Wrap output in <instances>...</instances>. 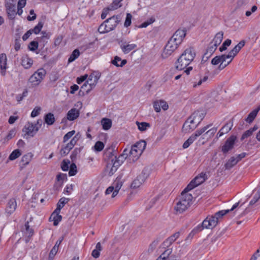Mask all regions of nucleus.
<instances>
[{"label":"nucleus","mask_w":260,"mask_h":260,"mask_svg":"<svg viewBox=\"0 0 260 260\" xmlns=\"http://www.w3.org/2000/svg\"><path fill=\"white\" fill-rule=\"evenodd\" d=\"M239 204V202L235 204L231 209L223 210L216 212L214 215L207 217L202 222V225H199L193 229L189 235L193 236L195 234L201 231L203 229L214 228L218 223L219 219L222 217L224 215L230 211L234 210L237 208Z\"/></svg>","instance_id":"obj_1"},{"label":"nucleus","mask_w":260,"mask_h":260,"mask_svg":"<svg viewBox=\"0 0 260 260\" xmlns=\"http://www.w3.org/2000/svg\"><path fill=\"white\" fill-rule=\"evenodd\" d=\"M195 56L193 48L190 47L186 49L175 62L176 69L180 71L184 70L193 60Z\"/></svg>","instance_id":"obj_2"},{"label":"nucleus","mask_w":260,"mask_h":260,"mask_svg":"<svg viewBox=\"0 0 260 260\" xmlns=\"http://www.w3.org/2000/svg\"><path fill=\"white\" fill-rule=\"evenodd\" d=\"M192 196L190 193L184 192V190L181 192L180 200L177 203L174 209L177 214H180L186 211L190 206L192 200Z\"/></svg>","instance_id":"obj_3"},{"label":"nucleus","mask_w":260,"mask_h":260,"mask_svg":"<svg viewBox=\"0 0 260 260\" xmlns=\"http://www.w3.org/2000/svg\"><path fill=\"white\" fill-rule=\"evenodd\" d=\"M120 21V16L114 15L106 20L102 23L98 28L101 34H105L114 30Z\"/></svg>","instance_id":"obj_4"},{"label":"nucleus","mask_w":260,"mask_h":260,"mask_svg":"<svg viewBox=\"0 0 260 260\" xmlns=\"http://www.w3.org/2000/svg\"><path fill=\"white\" fill-rule=\"evenodd\" d=\"M146 146V143L143 140L139 141L132 146L129 152V159H132L133 161L137 160L145 150Z\"/></svg>","instance_id":"obj_5"},{"label":"nucleus","mask_w":260,"mask_h":260,"mask_svg":"<svg viewBox=\"0 0 260 260\" xmlns=\"http://www.w3.org/2000/svg\"><path fill=\"white\" fill-rule=\"evenodd\" d=\"M197 113H193L184 122L182 126V131L185 133H189L194 130L202 120V118L198 121V123L196 121Z\"/></svg>","instance_id":"obj_6"},{"label":"nucleus","mask_w":260,"mask_h":260,"mask_svg":"<svg viewBox=\"0 0 260 260\" xmlns=\"http://www.w3.org/2000/svg\"><path fill=\"white\" fill-rule=\"evenodd\" d=\"M46 74V71L43 68L37 70L29 78V82L32 86H37L43 80Z\"/></svg>","instance_id":"obj_7"},{"label":"nucleus","mask_w":260,"mask_h":260,"mask_svg":"<svg viewBox=\"0 0 260 260\" xmlns=\"http://www.w3.org/2000/svg\"><path fill=\"white\" fill-rule=\"evenodd\" d=\"M207 179L206 173L202 172L196 176L184 189V192H188L194 187L204 182Z\"/></svg>","instance_id":"obj_8"},{"label":"nucleus","mask_w":260,"mask_h":260,"mask_svg":"<svg viewBox=\"0 0 260 260\" xmlns=\"http://www.w3.org/2000/svg\"><path fill=\"white\" fill-rule=\"evenodd\" d=\"M236 140L237 137L234 135L231 136L226 140L224 144L221 147V152L224 155H226L234 148Z\"/></svg>","instance_id":"obj_9"},{"label":"nucleus","mask_w":260,"mask_h":260,"mask_svg":"<svg viewBox=\"0 0 260 260\" xmlns=\"http://www.w3.org/2000/svg\"><path fill=\"white\" fill-rule=\"evenodd\" d=\"M122 182L120 179L117 178L112 183V185L106 190V194H109L112 192V198H114L119 192L122 186Z\"/></svg>","instance_id":"obj_10"},{"label":"nucleus","mask_w":260,"mask_h":260,"mask_svg":"<svg viewBox=\"0 0 260 260\" xmlns=\"http://www.w3.org/2000/svg\"><path fill=\"white\" fill-rule=\"evenodd\" d=\"M177 44H175L170 39L169 40L166 45L164 51L161 54L163 58H167L171 55L178 47Z\"/></svg>","instance_id":"obj_11"},{"label":"nucleus","mask_w":260,"mask_h":260,"mask_svg":"<svg viewBox=\"0 0 260 260\" xmlns=\"http://www.w3.org/2000/svg\"><path fill=\"white\" fill-rule=\"evenodd\" d=\"M78 139L79 137H78V135H76L71 139L69 143L61 148L60 151V154L63 156L67 155L76 145Z\"/></svg>","instance_id":"obj_12"},{"label":"nucleus","mask_w":260,"mask_h":260,"mask_svg":"<svg viewBox=\"0 0 260 260\" xmlns=\"http://www.w3.org/2000/svg\"><path fill=\"white\" fill-rule=\"evenodd\" d=\"M186 36V31L183 29H178L170 39L175 44L179 46L182 42L183 39Z\"/></svg>","instance_id":"obj_13"},{"label":"nucleus","mask_w":260,"mask_h":260,"mask_svg":"<svg viewBox=\"0 0 260 260\" xmlns=\"http://www.w3.org/2000/svg\"><path fill=\"white\" fill-rule=\"evenodd\" d=\"M22 131L25 133V135L34 137L39 131V127L34 125L32 122H28L25 124Z\"/></svg>","instance_id":"obj_14"},{"label":"nucleus","mask_w":260,"mask_h":260,"mask_svg":"<svg viewBox=\"0 0 260 260\" xmlns=\"http://www.w3.org/2000/svg\"><path fill=\"white\" fill-rule=\"evenodd\" d=\"M17 208V202L15 199L12 198L10 199L7 204L5 209V212L8 216L11 215L14 212Z\"/></svg>","instance_id":"obj_15"},{"label":"nucleus","mask_w":260,"mask_h":260,"mask_svg":"<svg viewBox=\"0 0 260 260\" xmlns=\"http://www.w3.org/2000/svg\"><path fill=\"white\" fill-rule=\"evenodd\" d=\"M224 57L228 58L226 54H222L221 55L216 56L211 60V63L213 65H217L220 63L218 67V69L221 71L226 67L225 64H223V60Z\"/></svg>","instance_id":"obj_16"},{"label":"nucleus","mask_w":260,"mask_h":260,"mask_svg":"<svg viewBox=\"0 0 260 260\" xmlns=\"http://www.w3.org/2000/svg\"><path fill=\"white\" fill-rule=\"evenodd\" d=\"M245 44V41L244 40L241 41L228 54H226L228 57L234 58L240 50L244 46Z\"/></svg>","instance_id":"obj_17"},{"label":"nucleus","mask_w":260,"mask_h":260,"mask_svg":"<svg viewBox=\"0 0 260 260\" xmlns=\"http://www.w3.org/2000/svg\"><path fill=\"white\" fill-rule=\"evenodd\" d=\"M33 156L31 153H27L24 155L19 162L20 169L21 170L23 169L27 165L29 164Z\"/></svg>","instance_id":"obj_18"},{"label":"nucleus","mask_w":260,"mask_h":260,"mask_svg":"<svg viewBox=\"0 0 260 260\" xmlns=\"http://www.w3.org/2000/svg\"><path fill=\"white\" fill-rule=\"evenodd\" d=\"M7 68V56L6 54L2 53L0 54V68L1 74L3 76L6 75V70Z\"/></svg>","instance_id":"obj_19"},{"label":"nucleus","mask_w":260,"mask_h":260,"mask_svg":"<svg viewBox=\"0 0 260 260\" xmlns=\"http://www.w3.org/2000/svg\"><path fill=\"white\" fill-rule=\"evenodd\" d=\"M180 235L179 232H176L168 238L162 243L164 247H169L176 240Z\"/></svg>","instance_id":"obj_20"},{"label":"nucleus","mask_w":260,"mask_h":260,"mask_svg":"<svg viewBox=\"0 0 260 260\" xmlns=\"http://www.w3.org/2000/svg\"><path fill=\"white\" fill-rule=\"evenodd\" d=\"M153 107L156 112H159L161 108L164 110H166L168 109L169 106L166 102L160 100L158 102H155L153 104Z\"/></svg>","instance_id":"obj_21"},{"label":"nucleus","mask_w":260,"mask_h":260,"mask_svg":"<svg viewBox=\"0 0 260 260\" xmlns=\"http://www.w3.org/2000/svg\"><path fill=\"white\" fill-rule=\"evenodd\" d=\"M32 219V217H30L29 218V220L27 221L25 223L24 228L22 229V232H24L28 237H32L34 234V229L32 228H30V226L29 224V222L31 221Z\"/></svg>","instance_id":"obj_22"},{"label":"nucleus","mask_w":260,"mask_h":260,"mask_svg":"<svg viewBox=\"0 0 260 260\" xmlns=\"http://www.w3.org/2000/svg\"><path fill=\"white\" fill-rule=\"evenodd\" d=\"M145 180L144 174L139 175L136 179H135L131 184V187L133 188H137L140 187Z\"/></svg>","instance_id":"obj_23"},{"label":"nucleus","mask_w":260,"mask_h":260,"mask_svg":"<svg viewBox=\"0 0 260 260\" xmlns=\"http://www.w3.org/2000/svg\"><path fill=\"white\" fill-rule=\"evenodd\" d=\"M137 48L135 44H126L125 42L120 45V48L124 54H127L133 50Z\"/></svg>","instance_id":"obj_24"},{"label":"nucleus","mask_w":260,"mask_h":260,"mask_svg":"<svg viewBox=\"0 0 260 260\" xmlns=\"http://www.w3.org/2000/svg\"><path fill=\"white\" fill-rule=\"evenodd\" d=\"M79 115L78 110L76 108H72L69 110L67 113V118L70 121L74 120Z\"/></svg>","instance_id":"obj_25"},{"label":"nucleus","mask_w":260,"mask_h":260,"mask_svg":"<svg viewBox=\"0 0 260 260\" xmlns=\"http://www.w3.org/2000/svg\"><path fill=\"white\" fill-rule=\"evenodd\" d=\"M217 48V46L211 42L209 46L207 48L206 52L204 53L203 58H206L208 59L209 57H210L216 50Z\"/></svg>","instance_id":"obj_26"},{"label":"nucleus","mask_w":260,"mask_h":260,"mask_svg":"<svg viewBox=\"0 0 260 260\" xmlns=\"http://www.w3.org/2000/svg\"><path fill=\"white\" fill-rule=\"evenodd\" d=\"M111 63L117 67H122L127 63V60L126 59L122 60L120 57L116 56L111 61Z\"/></svg>","instance_id":"obj_27"},{"label":"nucleus","mask_w":260,"mask_h":260,"mask_svg":"<svg viewBox=\"0 0 260 260\" xmlns=\"http://www.w3.org/2000/svg\"><path fill=\"white\" fill-rule=\"evenodd\" d=\"M237 163V161L235 158V156H232L226 161L224 165V168L225 170H230L236 165Z\"/></svg>","instance_id":"obj_28"},{"label":"nucleus","mask_w":260,"mask_h":260,"mask_svg":"<svg viewBox=\"0 0 260 260\" xmlns=\"http://www.w3.org/2000/svg\"><path fill=\"white\" fill-rule=\"evenodd\" d=\"M259 110H260V106H258L256 109H255L254 110L252 111L248 114L247 117L245 119V121L249 123H251L253 121V120L254 119L255 117L256 116Z\"/></svg>","instance_id":"obj_29"},{"label":"nucleus","mask_w":260,"mask_h":260,"mask_svg":"<svg viewBox=\"0 0 260 260\" xmlns=\"http://www.w3.org/2000/svg\"><path fill=\"white\" fill-rule=\"evenodd\" d=\"M60 212H55V210L53 211V212L52 213L50 219L53 218V225L54 226H57L59 222L62 219V216L61 215H59Z\"/></svg>","instance_id":"obj_30"},{"label":"nucleus","mask_w":260,"mask_h":260,"mask_svg":"<svg viewBox=\"0 0 260 260\" xmlns=\"http://www.w3.org/2000/svg\"><path fill=\"white\" fill-rule=\"evenodd\" d=\"M223 37V32L222 31H220L217 32L214 38H213L212 43H213L216 46H218L221 43Z\"/></svg>","instance_id":"obj_31"},{"label":"nucleus","mask_w":260,"mask_h":260,"mask_svg":"<svg viewBox=\"0 0 260 260\" xmlns=\"http://www.w3.org/2000/svg\"><path fill=\"white\" fill-rule=\"evenodd\" d=\"M233 126V119L228 121L220 129L222 132L225 134L228 133Z\"/></svg>","instance_id":"obj_32"},{"label":"nucleus","mask_w":260,"mask_h":260,"mask_svg":"<svg viewBox=\"0 0 260 260\" xmlns=\"http://www.w3.org/2000/svg\"><path fill=\"white\" fill-rule=\"evenodd\" d=\"M44 120L46 123L49 125H52L55 121L54 116L51 113H48L45 115Z\"/></svg>","instance_id":"obj_33"},{"label":"nucleus","mask_w":260,"mask_h":260,"mask_svg":"<svg viewBox=\"0 0 260 260\" xmlns=\"http://www.w3.org/2000/svg\"><path fill=\"white\" fill-rule=\"evenodd\" d=\"M32 63V59L28 57H25L22 59L21 64L25 69H27L30 68Z\"/></svg>","instance_id":"obj_34"},{"label":"nucleus","mask_w":260,"mask_h":260,"mask_svg":"<svg viewBox=\"0 0 260 260\" xmlns=\"http://www.w3.org/2000/svg\"><path fill=\"white\" fill-rule=\"evenodd\" d=\"M69 199L61 198L57 204V207L55 209V212H60V210L64 207V205L68 203Z\"/></svg>","instance_id":"obj_35"},{"label":"nucleus","mask_w":260,"mask_h":260,"mask_svg":"<svg viewBox=\"0 0 260 260\" xmlns=\"http://www.w3.org/2000/svg\"><path fill=\"white\" fill-rule=\"evenodd\" d=\"M91 75H92V77H91V78L92 80L93 78V83H89V88L86 91L87 93H89V92L92 89L93 87L95 86L100 76V75H99L98 74H97L96 75H94V74H92Z\"/></svg>","instance_id":"obj_36"},{"label":"nucleus","mask_w":260,"mask_h":260,"mask_svg":"<svg viewBox=\"0 0 260 260\" xmlns=\"http://www.w3.org/2000/svg\"><path fill=\"white\" fill-rule=\"evenodd\" d=\"M6 12L9 19H14L17 14L15 10V7L6 8Z\"/></svg>","instance_id":"obj_37"},{"label":"nucleus","mask_w":260,"mask_h":260,"mask_svg":"<svg viewBox=\"0 0 260 260\" xmlns=\"http://www.w3.org/2000/svg\"><path fill=\"white\" fill-rule=\"evenodd\" d=\"M101 123L103 126V128L104 130H108L112 126V121L111 119L104 118L102 119Z\"/></svg>","instance_id":"obj_38"},{"label":"nucleus","mask_w":260,"mask_h":260,"mask_svg":"<svg viewBox=\"0 0 260 260\" xmlns=\"http://www.w3.org/2000/svg\"><path fill=\"white\" fill-rule=\"evenodd\" d=\"M138 129L142 132L145 131L148 128L150 127V124L146 122H136Z\"/></svg>","instance_id":"obj_39"},{"label":"nucleus","mask_w":260,"mask_h":260,"mask_svg":"<svg viewBox=\"0 0 260 260\" xmlns=\"http://www.w3.org/2000/svg\"><path fill=\"white\" fill-rule=\"evenodd\" d=\"M212 124H208L202 128L198 129L196 131V132L193 134L192 135L194 136V138L197 139V138L201 136L203 133H204L207 129H208Z\"/></svg>","instance_id":"obj_40"},{"label":"nucleus","mask_w":260,"mask_h":260,"mask_svg":"<svg viewBox=\"0 0 260 260\" xmlns=\"http://www.w3.org/2000/svg\"><path fill=\"white\" fill-rule=\"evenodd\" d=\"M80 51L78 49H75L68 59V62L70 63L74 61L80 55Z\"/></svg>","instance_id":"obj_41"},{"label":"nucleus","mask_w":260,"mask_h":260,"mask_svg":"<svg viewBox=\"0 0 260 260\" xmlns=\"http://www.w3.org/2000/svg\"><path fill=\"white\" fill-rule=\"evenodd\" d=\"M21 155V151L19 149L14 150L9 155V159L13 160L19 157Z\"/></svg>","instance_id":"obj_42"},{"label":"nucleus","mask_w":260,"mask_h":260,"mask_svg":"<svg viewBox=\"0 0 260 260\" xmlns=\"http://www.w3.org/2000/svg\"><path fill=\"white\" fill-rule=\"evenodd\" d=\"M122 0H113L112 3L109 6V7L108 8V10H116L117 8L121 7V4H120V3Z\"/></svg>","instance_id":"obj_43"},{"label":"nucleus","mask_w":260,"mask_h":260,"mask_svg":"<svg viewBox=\"0 0 260 260\" xmlns=\"http://www.w3.org/2000/svg\"><path fill=\"white\" fill-rule=\"evenodd\" d=\"M111 163L110 162H108V167L109 166H111L112 165L113 166H114L115 168H117L118 169V168L120 166V165L121 164L119 161L117 159V156H112V157L111 158Z\"/></svg>","instance_id":"obj_44"},{"label":"nucleus","mask_w":260,"mask_h":260,"mask_svg":"<svg viewBox=\"0 0 260 260\" xmlns=\"http://www.w3.org/2000/svg\"><path fill=\"white\" fill-rule=\"evenodd\" d=\"M232 43V41L230 39H226L225 40L223 43H222V45L219 47V50L220 52H222L225 50H226L227 47L230 46V45Z\"/></svg>","instance_id":"obj_45"},{"label":"nucleus","mask_w":260,"mask_h":260,"mask_svg":"<svg viewBox=\"0 0 260 260\" xmlns=\"http://www.w3.org/2000/svg\"><path fill=\"white\" fill-rule=\"evenodd\" d=\"M196 139L192 135L190 136V137L183 143L182 147L184 149L187 148Z\"/></svg>","instance_id":"obj_46"},{"label":"nucleus","mask_w":260,"mask_h":260,"mask_svg":"<svg viewBox=\"0 0 260 260\" xmlns=\"http://www.w3.org/2000/svg\"><path fill=\"white\" fill-rule=\"evenodd\" d=\"M43 24L44 23L43 22L39 21L38 24L33 29H30V30H32V33L38 34L40 32L43 26Z\"/></svg>","instance_id":"obj_47"},{"label":"nucleus","mask_w":260,"mask_h":260,"mask_svg":"<svg viewBox=\"0 0 260 260\" xmlns=\"http://www.w3.org/2000/svg\"><path fill=\"white\" fill-rule=\"evenodd\" d=\"M172 251V249H168L166 250L158 258H161L162 259H164L168 258V257H173L172 256H170Z\"/></svg>","instance_id":"obj_48"},{"label":"nucleus","mask_w":260,"mask_h":260,"mask_svg":"<svg viewBox=\"0 0 260 260\" xmlns=\"http://www.w3.org/2000/svg\"><path fill=\"white\" fill-rule=\"evenodd\" d=\"M41 34L42 35L41 37L37 38V39L40 42H41L42 41L43 42H46L49 39L50 35L46 31H42Z\"/></svg>","instance_id":"obj_49"},{"label":"nucleus","mask_w":260,"mask_h":260,"mask_svg":"<svg viewBox=\"0 0 260 260\" xmlns=\"http://www.w3.org/2000/svg\"><path fill=\"white\" fill-rule=\"evenodd\" d=\"M104 147V143L101 141H98L95 143L94 146L95 151L100 152L101 151Z\"/></svg>","instance_id":"obj_50"},{"label":"nucleus","mask_w":260,"mask_h":260,"mask_svg":"<svg viewBox=\"0 0 260 260\" xmlns=\"http://www.w3.org/2000/svg\"><path fill=\"white\" fill-rule=\"evenodd\" d=\"M28 49L32 51H36L38 48V41H31L28 45Z\"/></svg>","instance_id":"obj_51"},{"label":"nucleus","mask_w":260,"mask_h":260,"mask_svg":"<svg viewBox=\"0 0 260 260\" xmlns=\"http://www.w3.org/2000/svg\"><path fill=\"white\" fill-rule=\"evenodd\" d=\"M77 167L75 164H72L70 166V169L69 172V175L70 176H73L76 175L77 173Z\"/></svg>","instance_id":"obj_52"},{"label":"nucleus","mask_w":260,"mask_h":260,"mask_svg":"<svg viewBox=\"0 0 260 260\" xmlns=\"http://www.w3.org/2000/svg\"><path fill=\"white\" fill-rule=\"evenodd\" d=\"M91 77H92V75H90L88 79V80L84 83V84L81 86V89L80 90V92L83 90V92L85 91L86 92L87 90L89 88V87L86 89L87 86H89V81H91Z\"/></svg>","instance_id":"obj_53"},{"label":"nucleus","mask_w":260,"mask_h":260,"mask_svg":"<svg viewBox=\"0 0 260 260\" xmlns=\"http://www.w3.org/2000/svg\"><path fill=\"white\" fill-rule=\"evenodd\" d=\"M75 133L74 130L67 133L63 137V142L66 143L68 141Z\"/></svg>","instance_id":"obj_54"},{"label":"nucleus","mask_w":260,"mask_h":260,"mask_svg":"<svg viewBox=\"0 0 260 260\" xmlns=\"http://www.w3.org/2000/svg\"><path fill=\"white\" fill-rule=\"evenodd\" d=\"M70 161L69 160H63L61 163V168L62 171H67L69 170V165Z\"/></svg>","instance_id":"obj_55"},{"label":"nucleus","mask_w":260,"mask_h":260,"mask_svg":"<svg viewBox=\"0 0 260 260\" xmlns=\"http://www.w3.org/2000/svg\"><path fill=\"white\" fill-rule=\"evenodd\" d=\"M41 108L40 107H36L31 113V117H35L40 114Z\"/></svg>","instance_id":"obj_56"},{"label":"nucleus","mask_w":260,"mask_h":260,"mask_svg":"<svg viewBox=\"0 0 260 260\" xmlns=\"http://www.w3.org/2000/svg\"><path fill=\"white\" fill-rule=\"evenodd\" d=\"M16 0H5V7H15Z\"/></svg>","instance_id":"obj_57"},{"label":"nucleus","mask_w":260,"mask_h":260,"mask_svg":"<svg viewBox=\"0 0 260 260\" xmlns=\"http://www.w3.org/2000/svg\"><path fill=\"white\" fill-rule=\"evenodd\" d=\"M80 148H75L74 151L72 152V154L71 155V158L72 160V161L74 160L76 157L77 155L80 152Z\"/></svg>","instance_id":"obj_58"},{"label":"nucleus","mask_w":260,"mask_h":260,"mask_svg":"<svg viewBox=\"0 0 260 260\" xmlns=\"http://www.w3.org/2000/svg\"><path fill=\"white\" fill-rule=\"evenodd\" d=\"M58 249V248L53 246L49 254V258L50 259H52L54 258V256L57 252Z\"/></svg>","instance_id":"obj_59"},{"label":"nucleus","mask_w":260,"mask_h":260,"mask_svg":"<svg viewBox=\"0 0 260 260\" xmlns=\"http://www.w3.org/2000/svg\"><path fill=\"white\" fill-rule=\"evenodd\" d=\"M132 18V16L131 14L127 13L126 14V17L125 21L124 22V26L125 27H128L131 25Z\"/></svg>","instance_id":"obj_60"},{"label":"nucleus","mask_w":260,"mask_h":260,"mask_svg":"<svg viewBox=\"0 0 260 260\" xmlns=\"http://www.w3.org/2000/svg\"><path fill=\"white\" fill-rule=\"evenodd\" d=\"M260 199V196L256 193L254 196L253 197V199L250 201L249 203L250 205H253L254 204H255Z\"/></svg>","instance_id":"obj_61"},{"label":"nucleus","mask_w":260,"mask_h":260,"mask_svg":"<svg viewBox=\"0 0 260 260\" xmlns=\"http://www.w3.org/2000/svg\"><path fill=\"white\" fill-rule=\"evenodd\" d=\"M29 14L32 16V17H30V16H27V19L28 21H33L35 20L36 19V15L35 13L34 10L33 9H31L29 11Z\"/></svg>","instance_id":"obj_62"},{"label":"nucleus","mask_w":260,"mask_h":260,"mask_svg":"<svg viewBox=\"0 0 260 260\" xmlns=\"http://www.w3.org/2000/svg\"><path fill=\"white\" fill-rule=\"evenodd\" d=\"M128 157L127 153L121 154L118 157H117L118 161L122 164L123 161Z\"/></svg>","instance_id":"obj_63"},{"label":"nucleus","mask_w":260,"mask_h":260,"mask_svg":"<svg viewBox=\"0 0 260 260\" xmlns=\"http://www.w3.org/2000/svg\"><path fill=\"white\" fill-rule=\"evenodd\" d=\"M253 133L252 130L250 128L247 131H246L242 136V139H244L245 138H246L249 136H250Z\"/></svg>","instance_id":"obj_64"}]
</instances>
